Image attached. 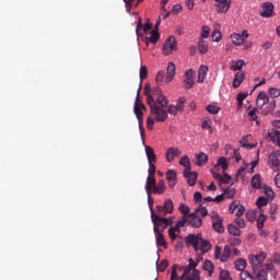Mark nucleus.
<instances>
[{
	"instance_id": "nucleus-31",
	"label": "nucleus",
	"mask_w": 280,
	"mask_h": 280,
	"mask_svg": "<svg viewBox=\"0 0 280 280\" xmlns=\"http://www.w3.org/2000/svg\"><path fill=\"white\" fill-rule=\"evenodd\" d=\"M201 128L203 130H208L210 135H213V127H211V119L210 118H205L201 122Z\"/></svg>"
},
{
	"instance_id": "nucleus-12",
	"label": "nucleus",
	"mask_w": 280,
	"mask_h": 280,
	"mask_svg": "<svg viewBox=\"0 0 280 280\" xmlns=\"http://www.w3.org/2000/svg\"><path fill=\"white\" fill-rule=\"evenodd\" d=\"M196 79V73L194 72L192 69H189L185 73V80H184V85L185 89H194V84L196 82L194 81Z\"/></svg>"
},
{
	"instance_id": "nucleus-38",
	"label": "nucleus",
	"mask_w": 280,
	"mask_h": 280,
	"mask_svg": "<svg viewBox=\"0 0 280 280\" xmlns=\"http://www.w3.org/2000/svg\"><path fill=\"white\" fill-rule=\"evenodd\" d=\"M235 268L241 272H246V261L242 258L237 259L235 261Z\"/></svg>"
},
{
	"instance_id": "nucleus-4",
	"label": "nucleus",
	"mask_w": 280,
	"mask_h": 280,
	"mask_svg": "<svg viewBox=\"0 0 280 280\" xmlns=\"http://www.w3.org/2000/svg\"><path fill=\"white\" fill-rule=\"evenodd\" d=\"M151 222L153 223L154 233L165 231L166 228L172 226V218H165V214H155L151 215Z\"/></svg>"
},
{
	"instance_id": "nucleus-54",
	"label": "nucleus",
	"mask_w": 280,
	"mask_h": 280,
	"mask_svg": "<svg viewBox=\"0 0 280 280\" xmlns=\"http://www.w3.org/2000/svg\"><path fill=\"white\" fill-rule=\"evenodd\" d=\"M248 117H250L252 121H256V125L259 126V121H257V108H253L248 112Z\"/></svg>"
},
{
	"instance_id": "nucleus-59",
	"label": "nucleus",
	"mask_w": 280,
	"mask_h": 280,
	"mask_svg": "<svg viewBox=\"0 0 280 280\" xmlns=\"http://www.w3.org/2000/svg\"><path fill=\"white\" fill-rule=\"evenodd\" d=\"M187 222H189V219L187 217L179 220L175 225L176 230L180 231V229H183V226H185Z\"/></svg>"
},
{
	"instance_id": "nucleus-14",
	"label": "nucleus",
	"mask_w": 280,
	"mask_h": 280,
	"mask_svg": "<svg viewBox=\"0 0 280 280\" xmlns=\"http://www.w3.org/2000/svg\"><path fill=\"white\" fill-rule=\"evenodd\" d=\"M179 280H200V271L198 269H194L189 276V268H185Z\"/></svg>"
},
{
	"instance_id": "nucleus-50",
	"label": "nucleus",
	"mask_w": 280,
	"mask_h": 280,
	"mask_svg": "<svg viewBox=\"0 0 280 280\" xmlns=\"http://www.w3.org/2000/svg\"><path fill=\"white\" fill-rule=\"evenodd\" d=\"M268 205V199H266V197H259L256 200V207H258V209H261V207H266Z\"/></svg>"
},
{
	"instance_id": "nucleus-61",
	"label": "nucleus",
	"mask_w": 280,
	"mask_h": 280,
	"mask_svg": "<svg viewBox=\"0 0 280 280\" xmlns=\"http://www.w3.org/2000/svg\"><path fill=\"white\" fill-rule=\"evenodd\" d=\"M185 102H187L186 100H185V97H179V100L177 101V105L175 106V107H177V109H179V110H184V108H185Z\"/></svg>"
},
{
	"instance_id": "nucleus-16",
	"label": "nucleus",
	"mask_w": 280,
	"mask_h": 280,
	"mask_svg": "<svg viewBox=\"0 0 280 280\" xmlns=\"http://www.w3.org/2000/svg\"><path fill=\"white\" fill-rule=\"evenodd\" d=\"M273 10H275V5L270 2H266L262 4L260 16H262L264 19H270V16H272Z\"/></svg>"
},
{
	"instance_id": "nucleus-36",
	"label": "nucleus",
	"mask_w": 280,
	"mask_h": 280,
	"mask_svg": "<svg viewBox=\"0 0 280 280\" xmlns=\"http://www.w3.org/2000/svg\"><path fill=\"white\" fill-rule=\"evenodd\" d=\"M179 165H183L185 170H191V161L189 160V156H182V159L179 160Z\"/></svg>"
},
{
	"instance_id": "nucleus-55",
	"label": "nucleus",
	"mask_w": 280,
	"mask_h": 280,
	"mask_svg": "<svg viewBox=\"0 0 280 280\" xmlns=\"http://www.w3.org/2000/svg\"><path fill=\"white\" fill-rule=\"evenodd\" d=\"M212 229H213L217 233H224V225H223V222H221V223H212Z\"/></svg>"
},
{
	"instance_id": "nucleus-44",
	"label": "nucleus",
	"mask_w": 280,
	"mask_h": 280,
	"mask_svg": "<svg viewBox=\"0 0 280 280\" xmlns=\"http://www.w3.org/2000/svg\"><path fill=\"white\" fill-rule=\"evenodd\" d=\"M246 97H248V94L246 93L237 94L236 100H237L238 108H242V106H244V100H246Z\"/></svg>"
},
{
	"instance_id": "nucleus-20",
	"label": "nucleus",
	"mask_w": 280,
	"mask_h": 280,
	"mask_svg": "<svg viewBox=\"0 0 280 280\" xmlns=\"http://www.w3.org/2000/svg\"><path fill=\"white\" fill-rule=\"evenodd\" d=\"M207 73H209V67L200 66V68L198 70V79H197V82L199 84H202L205 82V80H207Z\"/></svg>"
},
{
	"instance_id": "nucleus-19",
	"label": "nucleus",
	"mask_w": 280,
	"mask_h": 280,
	"mask_svg": "<svg viewBox=\"0 0 280 280\" xmlns=\"http://www.w3.org/2000/svg\"><path fill=\"white\" fill-rule=\"evenodd\" d=\"M250 135L243 136L242 139L240 140V144L242 148H245L246 150H253L256 148L257 144L250 143Z\"/></svg>"
},
{
	"instance_id": "nucleus-34",
	"label": "nucleus",
	"mask_w": 280,
	"mask_h": 280,
	"mask_svg": "<svg viewBox=\"0 0 280 280\" xmlns=\"http://www.w3.org/2000/svg\"><path fill=\"white\" fill-rule=\"evenodd\" d=\"M228 231L230 235H234L235 237H240V235H242V231L233 224L228 225Z\"/></svg>"
},
{
	"instance_id": "nucleus-2",
	"label": "nucleus",
	"mask_w": 280,
	"mask_h": 280,
	"mask_svg": "<svg viewBox=\"0 0 280 280\" xmlns=\"http://www.w3.org/2000/svg\"><path fill=\"white\" fill-rule=\"evenodd\" d=\"M186 244L188 246H192L196 253L200 250L201 255H205V253H209V250H211V243H209L207 240H203L202 234L200 233L196 235L188 234L186 237Z\"/></svg>"
},
{
	"instance_id": "nucleus-32",
	"label": "nucleus",
	"mask_w": 280,
	"mask_h": 280,
	"mask_svg": "<svg viewBox=\"0 0 280 280\" xmlns=\"http://www.w3.org/2000/svg\"><path fill=\"white\" fill-rule=\"evenodd\" d=\"M252 187L254 189H259L261 187V175L256 174L252 178Z\"/></svg>"
},
{
	"instance_id": "nucleus-3",
	"label": "nucleus",
	"mask_w": 280,
	"mask_h": 280,
	"mask_svg": "<svg viewBox=\"0 0 280 280\" xmlns=\"http://www.w3.org/2000/svg\"><path fill=\"white\" fill-rule=\"evenodd\" d=\"M207 215H209V210H207V207L199 205L195 212L188 214L187 218L189 224L194 229H200V226H202V218H207Z\"/></svg>"
},
{
	"instance_id": "nucleus-33",
	"label": "nucleus",
	"mask_w": 280,
	"mask_h": 280,
	"mask_svg": "<svg viewBox=\"0 0 280 280\" xmlns=\"http://www.w3.org/2000/svg\"><path fill=\"white\" fill-rule=\"evenodd\" d=\"M254 275L257 280H268V271L266 269H258V271H254Z\"/></svg>"
},
{
	"instance_id": "nucleus-7",
	"label": "nucleus",
	"mask_w": 280,
	"mask_h": 280,
	"mask_svg": "<svg viewBox=\"0 0 280 280\" xmlns=\"http://www.w3.org/2000/svg\"><path fill=\"white\" fill-rule=\"evenodd\" d=\"M266 104H269V113H272V110H275L277 106V102H270V97L268 96V94H266V92H260L256 100V106H258V108H262L266 106Z\"/></svg>"
},
{
	"instance_id": "nucleus-40",
	"label": "nucleus",
	"mask_w": 280,
	"mask_h": 280,
	"mask_svg": "<svg viewBox=\"0 0 280 280\" xmlns=\"http://www.w3.org/2000/svg\"><path fill=\"white\" fill-rule=\"evenodd\" d=\"M246 65V62L242 59L237 60L231 66L232 71H242V68Z\"/></svg>"
},
{
	"instance_id": "nucleus-23",
	"label": "nucleus",
	"mask_w": 280,
	"mask_h": 280,
	"mask_svg": "<svg viewBox=\"0 0 280 280\" xmlns=\"http://www.w3.org/2000/svg\"><path fill=\"white\" fill-rule=\"evenodd\" d=\"M246 78V73L244 72H237L235 75H234V80H233V89H240L242 82H244Z\"/></svg>"
},
{
	"instance_id": "nucleus-5",
	"label": "nucleus",
	"mask_w": 280,
	"mask_h": 280,
	"mask_svg": "<svg viewBox=\"0 0 280 280\" xmlns=\"http://www.w3.org/2000/svg\"><path fill=\"white\" fill-rule=\"evenodd\" d=\"M140 91H141V85L138 90V96L136 98L133 110H135V115L139 121L140 135H141V137H143V135L145 133V130L142 127V124H143V112L142 110H145V105L139 100Z\"/></svg>"
},
{
	"instance_id": "nucleus-21",
	"label": "nucleus",
	"mask_w": 280,
	"mask_h": 280,
	"mask_svg": "<svg viewBox=\"0 0 280 280\" xmlns=\"http://www.w3.org/2000/svg\"><path fill=\"white\" fill-rule=\"evenodd\" d=\"M156 186V177L148 176L145 183V191L147 194H152L154 191V187Z\"/></svg>"
},
{
	"instance_id": "nucleus-35",
	"label": "nucleus",
	"mask_w": 280,
	"mask_h": 280,
	"mask_svg": "<svg viewBox=\"0 0 280 280\" xmlns=\"http://www.w3.org/2000/svg\"><path fill=\"white\" fill-rule=\"evenodd\" d=\"M148 195V206L150 209L151 215L156 214V210H154V199L152 198V192H147Z\"/></svg>"
},
{
	"instance_id": "nucleus-10",
	"label": "nucleus",
	"mask_w": 280,
	"mask_h": 280,
	"mask_svg": "<svg viewBox=\"0 0 280 280\" xmlns=\"http://www.w3.org/2000/svg\"><path fill=\"white\" fill-rule=\"evenodd\" d=\"M173 51H176V37L168 36L163 45V54L164 56H170Z\"/></svg>"
},
{
	"instance_id": "nucleus-63",
	"label": "nucleus",
	"mask_w": 280,
	"mask_h": 280,
	"mask_svg": "<svg viewBox=\"0 0 280 280\" xmlns=\"http://www.w3.org/2000/svg\"><path fill=\"white\" fill-rule=\"evenodd\" d=\"M240 207V201L235 200L230 205L229 211L230 213H235V209H238Z\"/></svg>"
},
{
	"instance_id": "nucleus-47",
	"label": "nucleus",
	"mask_w": 280,
	"mask_h": 280,
	"mask_svg": "<svg viewBox=\"0 0 280 280\" xmlns=\"http://www.w3.org/2000/svg\"><path fill=\"white\" fill-rule=\"evenodd\" d=\"M218 165L221 167V170H223V172H226L229 170V163L224 158H220L218 160Z\"/></svg>"
},
{
	"instance_id": "nucleus-45",
	"label": "nucleus",
	"mask_w": 280,
	"mask_h": 280,
	"mask_svg": "<svg viewBox=\"0 0 280 280\" xmlns=\"http://www.w3.org/2000/svg\"><path fill=\"white\" fill-rule=\"evenodd\" d=\"M240 280H257V278L253 277V275H250L248 271H242L240 275Z\"/></svg>"
},
{
	"instance_id": "nucleus-53",
	"label": "nucleus",
	"mask_w": 280,
	"mask_h": 280,
	"mask_svg": "<svg viewBox=\"0 0 280 280\" xmlns=\"http://www.w3.org/2000/svg\"><path fill=\"white\" fill-rule=\"evenodd\" d=\"M207 110L210 115H218V113H220V107L215 105H208Z\"/></svg>"
},
{
	"instance_id": "nucleus-62",
	"label": "nucleus",
	"mask_w": 280,
	"mask_h": 280,
	"mask_svg": "<svg viewBox=\"0 0 280 280\" xmlns=\"http://www.w3.org/2000/svg\"><path fill=\"white\" fill-rule=\"evenodd\" d=\"M255 218H256L255 211L248 210L246 212V219L248 220V222H255Z\"/></svg>"
},
{
	"instance_id": "nucleus-15",
	"label": "nucleus",
	"mask_w": 280,
	"mask_h": 280,
	"mask_svg": "<svg viewBox=\"0 0 280 280\" xmlns=\"http://www.w3.org/2000/svg\"><path fill=\"white\" fill-rule=\"evenodd\" d=\"M184 177L187 178L189 187H194V185H196V180H198V173L191 172L189 168H185Z\"/></svg>"
},
{
	"instance_id": "nucleus-28",
	"label": "nucleus",
	"mask_w": 280,
	"mask_h": 280,
	"mask_svg": "<svg viewBox=\"0 0 280 280\" xmlns=\"http://www.w3.org/2000/svg\"><path fill=\"white\" fill-rule=\"evenodd\" d=\"M231 38H232V43L237 47H240V45L244 43V36L242 34L234 33L231 35Z\"/></svg>"
},
{
	"instance_id": "nucleus-6",
	"label": "nucleus",
	"mask_w": 280,
	"mask_h": 280,
	"mask_svg": "<svg viewBox=\"0 0 280 280\" xmlns=\"http://www.w3.org/2000/svg\"><path fill=\"white\" fill-rule=\"evenodd\" d=\"M266 257H268L266 252H260L256 255L248 256L253 272H258L262 268L264 261H266Z\"/></svg>"
},
{
	"instance_id": "nucleus-27",
	"label": "nucleus",
	"mask_w": 280,
	"mask_h": 280,
	"mask_svg": "<svg viewBox=\"0 0 280 280\" xmlns=\"http://www.w3.org/2000/svg\"><path fill=\"white\" fill-rule=\"evenodd\" d=\"M203 270H206V272H208L209 277H211L213 275V272L215 271V266L213 265V262L211 260H205Z\"/></svg>"
},
{
	"instance_id": "nucleus-42",
	"label": "nucleus",
	"mask_w": 280,
	"mask_h": 280,
	"mask_svg": "<svg viewBox=\"0 0 280 280\" xmlns=\"http://www.w3.org/2000/svg\"><path fill=\"white\" fill-rule=\"evenodd\" d=\"M211 220H212V224H220L221 222H224V219H222V217H220L218 212L211 213Z\"/></svg>"
},
{
	"instance_id": "nucleus-58",
	"label": "nucleus",
	"mask_w": 280,
	"mask_h": 280,
	"mask_svg": "<svg viewBox=\"0 0 280 280\" xmlns=\"http://www.w3.org/2000/svg\"><path fill=\"white\" fill-rule=\"evenodd\" d=\"M269 95H270V97H272V98L280 97V90L277 89V88H270V89H269Z\"/></svg>"
},
{
	"instance_id": "nucleus-29",
	"label": "nucleus",
	"mask_w": 280,
	"mask_h": 280,
	"mask_svg": "<svg viewBox=\"0 0 280 280\" xmlns=\"http://www.w3.org/2000/svg\"><path fill=\"white\" fill-rule=\"evenodd\" d=\"M151 36L150 38L147 37V42H151L153 45H156V43H159V38H161V35L159 34L158 30H153L150 32Z\"/></svg>"
},
{
	"instance_id": "nucleus-46",
	"label": "nucleus",
	"mask_w": 280,
	"mask_h": 280,
	"mask_svg": "<svg viewBox=\"0 0 280 280\" xmlns=\"http://www.w3.org/2000/svg\"><path fill=\"white\" fill-rule=\"evenodd\" d=\"M211 38H212L213 43H220V40H222V33H220L219 30H214L211 35Z\"/></svg>"
},
{
	"instance_id": "nucleus-56",
	"label": "nucleus",
	"mask_w": 280,
	"mask_h": 280,
	"mask_svg": "<svg viewBox=\"0 0 280 280\" xmlns=\"http://www.w3.org/2000/svg\"><path fill=\"white\" fill-rule=\"evenodd\" d=\"M220 183H223V185H234L233 182H231V177L229 174L224 173L223 176H221Z\"/></svg>"
},
{
	"instance_id": "nucleus-25",
	"label": "nucleus",
	"mask_w": 280,
	"mask_h": 280,
	"mask_svg": "<svg viewBox=\"0 0 280 280\" xmlns=\"http://www.w3.org/2000/svg\"><path fill=\"white\" fill-rule=\"evenodd\" d=\"M197 163L199 167H202V165H207V162L209 161V155H207L205 152H201L196 155Z\"/></svg>"
},
{
	"instance_id": "nucleus-49",
	"label": "nucleus",
	"mask_w": 280,
	"mask_h": 280,
	"mask_svg": "<svg viewBox=\"0 0 280 280\" xmlns=\"http://www.w3.org/2000/svg\"><path fill=\"white\" fill-rule=\"evenodd\" d=\"M219 280H233V279L231 278V273L229 272V270H221L219 275Z\"/></svg>"
},
{
	"instance_id": "nucleus-1",
	"label": "nucleus",
	"mask_w": 280,
	"mask_h": 280,
	"mask_svg": "<svg viewBox=\"0 0 280 280\" xmlns=\"http://www.w3.org/2000/svg\"><path fill=\"white\" fill-rule=\"evenodd\" d=\"M144 95L147 97V104L150 107V116L147 119L148 130H154V119L158 122L163 124L167 119V97L163 95V90L160 86L152 88L149 83L144 85Z\"/></svg>"
},
{
	"instance_id": "nucleus-64",
	"label": "nucleus",
	"mask_w": 280,
	"mask_h": 280,
	"mask_svg": "<svg viewBox=\"0 0 280 280\" xmlns=\"http://www.w3.org/2000/svg\"><path fill=\"white\" fill-rule=\"evenodd\" d=\"M156 163H151L149 164V170H148V174L149 176H154V174H156Z\"/></svg>"
},
{
	"instance_id": "nucleus-57",
	"label": "nucleus",
	"mask_w": 280,
	"mask_h": 280,
	"mask_svg": "<svg viewBox=\"0 0 280 280\" xmlns=\"http://www.w3.org/2000/svg\"><path fill=\"white\" fill-rule=\"evenodd\" d=\"M167 266H170L167 260H161L160 265H158V270H160V272H165V270H167Z\"/></svg>"
},
{
	"instance_id": "nucleus-39",
	"label": "nucleus",
	"mask_w": 280,
	"mask_h": 280,
	"mask_svg": "<svg viewBox=\"0 0 280 280\" xmlns=\"http://www.w3.org/2000/svg\"><path fill=\"white\" fill-rule=\"evenodd\" d=\"M235 194H236L235 188H226L223 191V196H225L228 200H233V198H235Z\"/></svg>"
},
{
	"instance_id": "nucleus-48",
	"label": "nucleus",
	"mask_w": 280,
	"mask_h": 280,
	"mask_svg": "<svg viewBox=\"0 0 280 280\" xmlns=\"http://www.w3.org/2000/svg\"><path fill=\"white\" fill-rule=\"evenodd\" d=\"M264 191L267 196V200H272L275 198V191L272 190V188L265 186Z\"/></svg>"
},
{
	"instance_id": "nucleus-11",
	"label": "nucleus",
	"mask_w": 280,
	"mask_h": 280,
	"mask_svg": "<svg viewBox=\"0 0 280 280\" xmlns=\"http://www.w3.org/2000/svg\"><path fill=\"white\" fill-rule=\"evenodd\" d=\"M218 14H226L231 10V0H214Z\"/></svg>"
},
{
	"instance_id": "nucleus-37",
	"label": "nucleus",
	"mask_w": 280,
	"mask_h": 280,
	"mask_svg": "<svg viewBox=\"0 0 280 280\" xmlns=\"http://www.w3.org/2000/svg\"><path fill=\"white\" fill-rule=\"evenodd\" d=\"M229 257H231V246L225 245L221 255V261H229Z\"/></svg>"
},
{
	"instance_id": "nucleus-13",
	"label": "nucleus",
	"mask_w": 280,
	"mask_h": 280,
	"mask_svg": "<svg viewBox=\"0 0 280 280\" xmlns=\"http://www.w3.org/2000/svg\"><path fill=\"white\" fill-rule=\"evenodd\" d=\"M180 154H183V152L178 148L172 147L166 151L165 159L167 163H174V160L180 156Z\"/></svg>"
},
{
	"instance_id": "nucleus-30",
	"label": "nucleus",
	"mask_w": 280,
	"mask_h": 280,
	"mask_svg": "<svg viewBox=\"0 0 280 280\" xmlns=\"http://www.w3.org/2000/svg\"><path fill=\"white\" fill-rule=\"evenodd\" d=\"M198 51L201 55L207 54V51H209V44H207L206 40L200 39L199 43H198Z\"/></svg>"
},
{
	"instance_id": "nucleus-22",
	"label": "nucleus",
	"mask_w": 280,
	"mask_h": 280,
	"mask_svg": "<svg viewBox=\"0 0 280 280\" xmlns=\"http://www.w3.org/2000/svg\"><path fill=\"white\" fill-rule=\"evenodd\" d=\"M166 189L167 188L165 186V180L160 179L158 185L155 184V186L153 188V194H156L158 196H163V194H165Z\"/></svg>"
},
{
	"instance_id": "nucleus-52",
	"label": "nucleus",
	"mask_w": 280,
	"mask_h": 280,
	"mask_svg": "<svg viewBox=\"0 0 280 280\" xmlns=\"http://www.w3.org/2000/svg\"><path fill=\"white\" fill-rule=\"evenodd\" d=\"M176 233H180V231L176 230V228H170L168 229V236L171 237V240L173 242L176 241V237H178V235H176Z\"/></svg>"
},
{
	"instance_id": "nucleus-51",
	"label": "nucleus",
	"mask_w": 280,
	"mask_h": 280,
	"mask_svg": "<svg viewBox=\"0 0 280 280\" xmlns=\"http://www.w3.org/2000/svg\"><path fill=\"white\" fill-rule=\"evenodd\" d=\"M178 211H179V213H183V215L187 217V215H189L190 209H189V207L187 205L180 203L179 208H178Z\"/></svg>"
},
{
	"instance_id": "nucleus-8",
	"label": "nucleus",
	"mask_w": 280,
	"mask_h": 280,
	"mask_svg": "<svg viewBox=\"0 0 280 280\" xmlns=\"http://www.w3.org/2000/svg\"><path fill=\"white\" fill-rule=\"evenodd\" d=\"M156 213L159 215H172L174 213V201L172 199H165L163 206L155 207Z\"/></svg>"
},
{
	"instance_id": "nucleus-24",
	"label": "nucleus",
	"mask_w": 280,
	"mask_h": 280,
	"mask_svg": "<svg viewBox=\"0 0 280 280\" xmlns=\"http://www.w3.org/2000/svg\"><path fill=\"white\" fill-rule=\"evenodd\" d=\"M156 245L162 248H167V242H165V236H163V232H154Z\"/></svg>"
},
{
	"instance_id": "nucleus-18",
	"label": "nucleus",
	"mask_w": 280,
	"mask_h": 280,
	"mask_svg": "<svg viewBox=\"0 0 280 280\" xmlns=\"http://www.w3.org/2000/svg\"><path fill=\"white\" fill-rule=\"evenodd\" d=\"M144 151L147 154L148 163L149 164L156 163V153H154V148L150 145H144Z\"/></svg>"
},
{
	"instance_id": "nucleus-41",
	"label": "nucleus",
	"mask_w": 280,
	"mask_h": 280,
	"mask_svg": "<svg viewBox=\"0 0 280 280\" xmlns=\"http://www.w3.org/2000/svg\"><path fill=\"white\" fill-rule=\"evenodd\" d=\"M266 220H268V217L264 213H261L259 215V218L257 219V229L259 231H261V229H264V223L266 222Z\"/></svg>"
},
{
	"instance_id": "nucleus-17",
	"label": "nucleus",
	"mask_w": 280,
	"mask_h": 280,
	"mask_svg": "<svg viewBox=\"0 0 280 280\" xmlns=\"http://www.w3.org/2000/svg\"><path fill=\"white\" fill-rule=\"evenodd\" d=\"M176 75V65L174 62H168L167 68H166V84H170L172 80H174V77Z\"/></svg>"
},
{
	"instance_id": "nucleus-26",
	"label": "nucleus",
	"mask_w": 280,
	"mask_h": 280,
	"mask_svg": "<svg viewBox=\"0 0 280 280\" xmlns=\"http://www.w3.org/2000/svg\"><path fill=\"white\" fill-rule=\"evenodd\" d=\"M280 131L277 129H271L267 132V140L272 141L273 143L279 141Z\"/></svg>"
},
{
	"instance_id": "nucleus-60",
	"label": "nucleus",
	"mask_w": 280,
	"mask_h": 280,
	"mask_svg": "<svg viewBox=\"0 0 280 280\" xmlns=\"http://www.w3.org/2000/svg\"><path fill=\"white\" fill-rule=\"evenodd\" d=\"M166 178H167V180H176V171L168 170L166 172Z\"/></svg>"
},
{
	"instance_id": "nucleus-43",
	"label": "nucleus",
	"mask_w": 280,
	"mask_h": 280,
	"mask_svg": "<svg viewBox=\"0 0 280 280\" xmlns=\"http://www.w3.org/2000/svg\"><path fill=\"white\" fill-rule=\"evenodd\" d=\"M148 78V67L141 66L140 68V85L143 84V80Z\"/></svg>"
},
{
	"instance_id": "nucleus-9",
	"label": "nucleus",
	"mask_w": 280,
	"mask_h": 280,
	"mask_svg": "<svg viewBox=\"0 0 280 280\" xmlns=\"http://www.w3.org/2000/svg\"><path fill=\"white\" fill-rule=\"evenodd\" d=\"M268 164L273 172H280V151H273L268 158Z\"/></svg>"
}]
</instances>
